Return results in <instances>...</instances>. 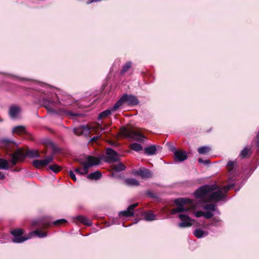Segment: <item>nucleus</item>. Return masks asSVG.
<instances>
[{
	"instance_id": "obj_34",
	"label": "nucleus",
	"mask_w": 259,
	"mask_h": 259,
	"mask_svg": "<svg viewBox=\"0 0 259 259\" xmlns=\"http://www.w3.org/2000/svg\"><path fill=\"white\" fill-rule=\"evenodd\" d=\"M188 158V156L185 152L179 150V162L183 161Z\"/></svg>"
},
{
	"instance_id": "obj_49",
	"label": "nucleus",
	"mask_w": 259,
	"mask_h": 259,
	"mask_svg": "<svg viewBox=\"0 0 259 259\" xmlns=\"http://www.w3.org/2000/svg\"><path fill=\"white\" fill-rule=\"evenodd\" d=\"M98 138V137H94L93 138H92V141H95Z\"/></svg>"
},
{
	"instance_id": "obj_20",
	"label": "nucleus",
	"mask_w": 259,
	"mask_h": 259,
	"mask_svg": "<svg viewBox=\"0 0 259 259\" xmlns=\"http://www.w3.org/2000/svg\"><path fill=\"white\" fill-rule=\"evenodd\" d=\"M236 167V162L235 161H230L228 162L227 165V167L230 174H232L234 172Z\"/></svg>"
},
{
	"instance_id": "obj_44",
	"label": "nucleus",
	"mask_w": 259,
	"mask_h": 259,
	"mask_svg": "<svg viewBox=\"0 0 259 259\" xmlns=\"http://www.w3.org/2000/svg\"><path fill=\"white\" fill-rule=\"evenodd\" d=\"M256 145H257L258 150L259 151V131H258V132L256 136Z\"/></svg>"
},
{
	"instance_id": "obj_41",
	"label": "nucleus",
	"mask_w": 259,
	"mask_h": 259,
	"mask_svg": "<svg viewBox=\"0 0 259 259\" xmlns=\"http://www.w3.org/2000/svg\"><path fill=\"white\" fill-rule=\"evenodd\" d=\"M213 215V214L211 212H207L204 213V217L207 219L210 218Z\"/></svg>"
},
{
	"instance_id": "obj_42",
	"label": "nucleus",
	"mask_w": 259,
	"mask_h": 259,
	"mask_svg": "<svg viewBox=\"0 0 259 259\" xmlns=\"http://www.w3.org/2000/svg\"><path fill=\"white\" fill-rule=\"evenodd\" d=\"M221 220L219 219H214L213 220V222L211 223V225H213V226H217V223H218Z\"/></svg>"
},
{
	"instance_id": "obj_11",
	"label": "nucleus",
	"mask_w": 259,
	"mask_h": 259,
	"mask_svg": "<svg viewBox=\"0 0 259 259\" xmlns=\"http://www.w3.org/2000/svg\"><path fill=\"white\" fill-rule=\"evenodd\" d=\"M25 157V154L23 152L18 150L12 155V163L13 165H15L18 161H22Z\"/></svg>"
},
{
	"instance_id": "obj_3",
	"label": "nucleus",
	"mask_w": 259,
	"mask_h": 259,
	"mask_svg": "<svg viewBox=\"0 0 259 259\" xmlns=\"http://www.w3.org/2000/svg\"><path fill=\"white\" fill-rule=\"evenodd\" d=\"M78 162L83 165V168H80L77 167L74 169V171L77 174L84 175L88 174L90 167L99 164L100 163V160L98 158L92 156H88L87 158L86 161H84L83 160L80 159L78 160Z\"/></svg>"
},
{
	"instance_id": "obj_48",
	"label": "nucleus",
	"mask_w": 259,
	"mask_h": 259,
	"mask_svg": "<svg viewBox=\"0 0 259 259\" xmlns=\"http://www.w3.org/2000/svg\"><path fill=\"white\" fill-rule=\"evenodd\" d=\"M98 128L101 131L107 130V127L103 128L101 125H99Z\"/></svg>"
},
{
	"instance_id": "obj_26",
	"label": "nucleus",
	"mask_w": 259,
	"mask_h": 259,
	"mask_svg": "<svg viewBox=\"0 0 259 259\" xmlns=\"http://www.w3.org/2000/svg\"><path fill=\"white\" fill-rule=\"evenodd\" d=\"M9 168V164L7 160L0 158V169L7 170Z\"/></svg>"
},
{
	"instance_id": "obj_22",
	"label": "nucleus",
	"mask_w": 259,
	"mask_h": 259,
	"mask_svg": "<svg viewBox=\"0 0 259 259\" xmlns=\"http://www.w3.org/2000/svg\"><path fill=\"white\" fill-rule=\"evenodd\" d=\"M73 102V99L71 97L67 96L66 97L62 99L60 101V103L63 106H67L71 104Z\"/></svg>"
},
{
	"instance_id": "obj_38",
	"label": "nucleus",
	"mask_w": 259,
	"mask_h": 259,
	"mask_svg": "<svg viewBox=\"0 0 259 259\" xmlns=\"http://www.w3.org/2000/svg\"><path fill=\"white\" fill-rule=\"evenodd\" d=\"M66 220H65V219H60V220H58L57 221H55L54 222V224L55 225H59L60 224L64 223H66Z\"/></svg>"
},
{
	"instance_id": "obj_45",
	"label": "nucleus",
	"mask_w": 259,
	"mask_h": 259,
	"mask_svg": "<svg viewBox=\"0 0 259 259\" xmlns=\"http://www.w3.org/2000/svg\"><path fill=\"white\" fill-rule=\"evenodd\" d=\"M198 161L200 163H203L204 164H206L208 162V160H205V161H203L202 159L200 158L198 160Z\"/></svg>"
},
{
	"instance_id": "obj_28",
	"label": "nucleus",
	"mask_w": 259,
	"mask_h": 259,
	"mask_svg": "<svg viewBox=\"0 0 259 259\" xmlns=\"http://www.w3.org/2000/svg\"><path fill=\"white\" fill-rule=\"evenodd\" d=\"M131 148L134 151L139 152L142 150L143 147L141 144L137 143H134L131 144Z\"/></svg>"
},
{
	"instance_id": "obj_13",
	"label": "nucleus",
	"mask_w": 259,
	"mask_h": 259,
	"mask_svg": "<svg viewBox=\"0 0 259 259\" xmlns=\"http://www.w3.org/2000/svg\"><path fill=\"white\" fill-rule=\"evenodd\" d=\"M73 132L76 135H87L90 133V129L87 126L83 125L78 127L74 128Z\"/></svg>"
},
{
	"instance_id": "obj_2",
	"label": "nucleus",
	"mask_w": 259,
	"mask_h": 259,
	"mask_svg": "<svg viewBox=\"0 0 259 259\" xmlns=\"http://www.w3.org/2000/svg\"><path fill=\"white\" fill-rule=\"evenodd\" d=\"M203 207L205 210L215 211L216 209L214 204H207L203 205V203L194 202L192 200L187 198H179V213L184 211H188L190 209L196 210L200 207Z\"/></svg>"
},
{
	"instance_id": "obj_31",
	"label": "nucleus",
	"mask_w": 259,
	"mask_h": 259,
	"mask_svg": "<svg viewBox=\"0 0 259 259\" xmlns=\"http://www.w3.org/2000/svg\"><path fill=\"white\" fill-rule=\"evenodd\" d=\"M132 66V62H128L126 63H125L122 67V69L121 71V74H123L125 73L126 72H127L128 69L131 67Z\"/></svg>"
},
{
	"instance_id": "obj_29",
	"label": "nucleus",
	"mask_w": 259,
	"mask_h": 259,
	"mask_svg": "<svg viewBox=\"0 0 259 259\" xmlns=\"http://www.w3.org/2000/svg\"><path fill=\"white\" fill-rule=\"evenodd\" d=\"M145 219L148 221H152L155 220V215L151 212H147L145 213Z\"/></svg>"
},
{
	"instance_id": "obj_12",
	"label": "nucleus",
	"mask_w": 259,
	"mask_h": 259,
	"mask_svg": "<svg viewBox=\"0 0 259 259\" xmlns=\"http://www.w3.org/2000/svg\"><path fill=\"white\" fill-rule=\"evenodd\" d=\"M43 103L47 110L50 112L56 113V111L53 108L57 106V103L50 100L45 99Z\"/></svg>"
},
{
	"instance_id": "obj_36",
	"label": "nucleus",
	"mask_w": 259,
	"mask_h": 259,
	"mask_svg": "<svg viewBox=\"0 0 259 259\" xmlns=\"http://www.w3.org/2000/svg\"><path fill=\"white\" fill-rule=\"evenodd\" d=\"M163 211L164 212H166V213L167 212V211H169V214H172V215L176 214L178 212V206H177V207H176L174 209H172L171 210L165 209Z\"/></svg>"
},
{
	"instance_id": "obj_1",
	"label": "nucleus",
	"mask_w": 259,
	"mask_h": 259,
	"mask_svg": "<svg viewBox=\"0 0 259 259\" xmlns=\"http://www.w3.org/2000/svg\"><path fill=\"white\" fill-rule=\"evenodd\" d=\"M233 186V184H228L214 191L216 189L215 185H204L199 188L194 192V195L197 199H200L203 202H218L223 199L225 197V193Z\"/></svg>"
},
{
	"instance_id": "obj_5",
	"label": "nucleus",
	"mask_w": 259,
	"mask_h": 259,
	"mask_svg": "<svg viewBox=\"0 0 259 259\" xmlns=\"http://www.w3.org/2000/svg\"><path fill=\"white\" fill-rule=\"evenodd\" d=\"M120 133L125 137L132 138L139 142H143L146 139L140 131L131 130L124 126L120 128Z\"/></svg>"
},
{
	"instance_id": "obj_9",
	"label": "nucleus",
	"mask_w": 259,
	"mask_h": 259,
	"mask_svg": "<svg viewBox=\"0 0 259 259\" xmlns=\"http://www.w3.org/2000/svg\"><path fill=\"white\" fill-rule=\"evenodd\" d=\"M179 219L181 221L179 227L182 228L190 227L193 224V221L187 215L179 214Z\"/></svg>"
},
{
	"instance_id": "obj_30",
	"label": "nucleus",
	"mask_w": 259,
	"mask_h": 259,
	"mask_svg": "<svg viewBox=\"0 0 259 259\" xmlns=\"http://www.w3.org/2000/svg\"><path fill=\"white\" fill-rule=\"evenodd\" d=\"M210 150V148L208 146H203L198 148V152L201 154H206Z\"/></svg>"
},
{
	"instance_id": "obj_35",
	"label": "nucleus",
	"mask_w": 259,
	"mask_h": 259,
	"mask_svg": "<svg viewBox=\"0 0 259 259\" xmlns=\"http://www.w3.org/2000/svg\"><path fill=\"white\" fill-rule=\"evenodd\" d=\"M249 151V149L245 148H244L240 152V156L242 158H244L246 156V155L248 154V152Z\"/></svg>"
},
{
	"instance_id": "obj_50",
	"label": "nucleus",
	"mask_w": 259,
	"mask_h": 259,
	"mask_svg": "<svg viewBox=\"0 0 259 259\" xmlns=\"http://www.w3.org/2000/svg\"><path fill=\"white\" fill-rule=\"evenodd\" d=\"M112 144L114 146H117L118 145L116 142H113Z\"/></svg>"
},
{
	"instance_id": "obj_47",
	"label": "nucleus",
	"mask_w": 259,
	"mask_h": 259,
	"mask_svg": "<svg viewBox=\"0 0 259 259\" xmlns=\"http://www.w3.org/2000/svg\"><path fill=\"white\" fill-rule=\"evenodd\" d=\"M168 147H169V149L172 151L175 150V147L171 144H170L169 145Z\"/></svg>"
},
{
	"instance_id": "obj_33",
	"label": "nucleus",
	"mask_w": 259,
	"mask_h": 259,
	"mask_svg": "<svg viewBox=\"0 0 259 259\" xmlns=\"http://www.w3.org/2000/svg\"><path fill=\"white\" fill-rule=\"evenodd\" d=\"M49 168L55 173L59 172L61 170V167L57 164L51 165L49 166Z\"/></svg>"
},
{
	"instance_id": "obj_8",
	"label": "nucleus",
	"mask_w": 259,
	"mask_h": 259,
	"mask_svg": "<svg viewBox=\"0 0 259 259\" xmlns=\"http://www.w3.org/2000/svg\"><path fill=\"white\" fill-rule=\"evenodd\" d=\"M106 157L105 161L108 163H114L119 160V157L117 153L111 148H108L106 149Z\"/></svg>"
},
{
	"instance_id": "obj_39",
	"label": "nucleus",
	"mask_w": 259,
	"mask_h": 259,
	"mask_svg": "<svg viewBox=\"0 0 259 259\" xmlns=\"http://www.w3.org/2000/svg\"><path fill=\"white\" fill-rule=\"evenodd\" d=\"M69 175L70 178L74 181L76 182L77 181L75 175L73 171L70 170L69 171Z\"/></svg>"
},
{
	"instance_id": "obj_46",
	"label": "nucleus",
	"mask_w": 259,
	"mask_h": 259,
	"mask_svg": "<svg viewBox=\"0 0 259 259\" xmlns=\"http://www.w3.org/2000/svg\"><path fill=\"white\" fill-rule=\"evenodd\" d=\"M5 178V175L3 172L0 171V180H3Z\"/></svg>"
},
{
	"instance_id": "obj_16",
	"label": "nucleus",
	"mask_w": 259,
	"mask_h": 259,
	"mask_svg": "<svg viewBox=\"0 0 259 259\" xmlns=\"http://www.w3.org/2000/svg\"><path fill=\"white\" fill-rule=\"evenodd\" d=\"M35 235L39 238H42L46 237L47 234L46 232L42 231L40 230H36L29 233V236H31V238Z\"/></svg>"
},
{
	"instance_id": "obj_43",
	"label": "nucleus",
	"mask_w": 259,
	"mask_h": 259,
	"mask_svg": "<svg viewBox=\"0 0 259 259\" xmlns=\"http://www.w3.org/2000/svg\"><path fill=\"white\" fill-rule=\"evenodd\" d=\"M175 154V160L177 162L178 161V150H175L174 151Z\"/></svg>"
},
{
	"instance_id": "obj_18",
	"label": "nucleus",
	"mask_w": 259,
	"mask_h": 259,
	"mask_svg": "<svg viewBox=\"0 0 259 259\" xmlns=\"http://www.w3.org/2000/svg\"><path fill=\"white\" fill-rule=\"evenodd\" d=\"M76 219L82 224L87 226H91L92 225L91 221L84 216L78 215L76 217Z\"/></svg>"
},
{
	"instance_id": "obj_27",
	"label": "nucleus",
	"mask_w": 259,
	"mask_h": 259,
	"mask_svg": "<svg viewBox=\"0 0 259 259\" xmlns=\"http://www.w3.org/2000/svg\"><path fill=\"white\" fill-rule=\"evenodd\" d=\"M26 155L31 158L40 157L38 151L37 150H29L27 152Z\"/></svg>"
},
{
	"instance_id": "obj_15",
	"label": "nucleus",
	"mask_w": 259,
	"mask_h": 259,
	"mask_svg": "<svg viewBox=\"0 0 259 259\" xmlns=\"http://www.w3.org/2000/svg\"><path fill=\"white\" fill-rule=\"evenodd\" d=\"M20 111V108L18 106H12L9 110V114L10 116L13 118H16Z\"/></svg>"
},
{
	"instance_id": "obj_19",
	"label": "nucleus",
	"mask_w": 259,
	"mask_h": 259,
	"mask_svg": "<svg viewBox=\"0 0 259 259\" xmlns=\"http://www.w3.org/2000/svg\"><path fill=\"white\" fill-rule=\"evenodd\" d=\"M125 183L128 186H138L139 182L135 178H127L124 180Z\"/></svg>"
},
{
	"instance_id": "obj_4",
	"label": "nucleus",
	"mask_w": 259,
	"mask_h": 259,
	"mask_svg": "<svg viewBox=\"0 0 259 259\" xmlns=\"http://www.w3.org/2000/svg\"><path fill=\"white\" fill-rule=\"evenodd\" d=\"M124 102L128 105L134 106L138 105L139 101L135 96L125 94L114 105L112 110H117Z\"/></svg>"
},
{
	"instance_id": "obj_23",
	"label": "nucleus",
	"mask_w": 259,
	"mask_h": 259,
	"mask_svg": "<svg viewBox=\"0 0 259 259\" xmlns=\"http://www.w3.org/2000/svg\"><path fill=\"white\" fill-rule=\"evenodd\" d=\"M102 176L101 173L99 171H96L94 172L91 173L88 175L87 177L90 180H98Z\"/></svg>"
},
{
	"instance_id": "obj_14",
	"label": "nucleus",
	"mask_w": 259,
	"mask_h": 259,
	"mask_svg": "<svg viewBox=\"0 0 259 259\" xmlns=\"http://www.w3.org/2000/svg\"><path fill=\"white\" fill-rule=\"evenodd\" d=\"M136 174L140 176L142 178H150L152 176L150 170L145 168L140 169L136 172Z\"/></svg>"
},
{
	"instance_id": "obj_24",
	"label": "nucleus",
	"mask_w": 259,
	"mask_h": 259,
	"mask_svg": "<svg viewBox=\"0 0 259 259\" xmlns=\"http://www.w3.org/2000/svg\"><path fill=\"white\" fill-rule=\"evenodd\" d=\"M207 233L201 229H196L194 232V235L198 238H200L207 235Z\"/></svg>"
},
{
	"instance_id": "obj_21",
	"label": "nucleus",
	"mask_w": 259,
	"mask_h": 259,
	"mask_svg": "<svg viewBox=\"0 0 259 259\" xmlns=\"http://www.w3.org/2000/svg\"><path fill=\"white\" fill-rule=\"evenodd\" d=\"M156 150V147L155 145H152L145 148L144 151L147 155H152L155 154Z\"/></svg>"
},
{
	"instance_id": "obj_25",
	"label": "nucleus",
	"mask_w": 259,
	"mask_h": 259,
	"mask_svg": "<svg viewBox=\"0 0 259 259\" xmlns=\"http://www.w3.org/2000/svg\"><path fill=\"white\" fill-rule=\"evenodd\" d=\"M113 107L111 108L110 109H107L103 112H102L99 115L98 119H100L103 117H106L110 114H111V112L115 111L116 110H113Z\"/></svg>"
},
{
	"instance_id": "obj_10",
	"label": "nucleus",
	"mask_w": 259,
	"mask_h": 259,
	"mask_svg": "<svg viewBox=\"0 0 259 259\" xmlns=\"http://www.w3.org/2000/svg\"><path fill=\"white\" fill-rule=\"evenodd\" d=\"M138 203H135L130 205L127 208L126 210L120 211L119 213L120 217H129L134 215V212L133 210L138 206Z\"/></svg>"
},
{
	"instance_id": "obj_37",
	"label": "nucleus",
	"mask_w": 259,
	"mask_h": 259,
	"mask_svg": "<svg viewBox=\"0 0 259 259\" xmlns=\"http://www.w3.org/2000/svg\"><path fill=\"white\" fill-rule=\"evenodd\" d=\"M60 112H64L65 114L70 115L71 116H79L78 114L77 113H74L71 111H68L66 110H61Z\"/></svg>"
},
{
	"instance_id": "obj_6",
	"label": "nucleus",
	"mask_w": 259,
	"mask_h": 259,
	"mask_svg": "<svg viewBox=\"0 0 259 259\" xmlns=\"http://www.w3.org/2000/svg\"><path fill=\"white\" fill-rule=\"evenodd\" d=\"M11 233L14 237L12 241L14 243H20L31 238V236H29V233L27 237L22 236L23 231L21 229H14L12 230Z\"/></svg>"
},
{
	"instance_id": "obj_40",
	"label": "nucleus",
	"mask_w": 259,
	"mask_h": 259,
	"mask_svg": "<svg viewBox=\"0 0 259 259\" xmlns=\"http://www.w3.org/2000/svg\"><path fill=\"white\" fill-rule=\"evenodd\" d=\"M204 212L202 211H196L195 212V215L196 217H200L204 216Z\"/></svg>"
},
{
	"instance_id": "obj_7",
	"label": "nucleus",
	"mask_w": 259,
	"mask_h": 259,
	"mask_svg": "<svg viewBox=\"0 0 259 259\" xmlns=\"http://www.w3.org/2000/svg\"><path fill=\"white\" fill-rule=\"evenodd\" d=\"M54 157L53 156H47L43 159H36L32 161L33 165L37 168H39L42 166H45L49 163L53 162Z\"/></svg>"
},
{
	"instance_id": "obj_32",
	"label": "nucleus",
	"mask_w": 259,
	"mask_h": 259,
	"mask_svg": "<svg viewBox=\"0 0 259 259\" xmlns=\"http://www.w3.org/2000/svg\"><path fill=\"white\" fill-rule=\"evenodd\" d=\"M125 166L122 163H118L117 164L114 166L113 169L116 171H120L124 170Z\"/></svg>"
},
{
	"instance_id": "obj_17",
	"label": "nucleus",
	"mask_w": 259,
	"mask_h": 259,
	"mask_svg": "<svg viewBox=\"0 0 259 259\" xmlns=\"http://www.w3.org/2000/svg\"><path fill=\"white\" fill-rule=\"evenodd\" d=\"M12 131L14 134H17L18 135L25 134L26 133L25 126L22 125L15 126L13 128Z\"/></svg>"
},
{
	"instance_id": "obj_51",
	"label": "nucleus",
	"mask_w": 259,
	"mask_h": 259,
	"mask_svg": "<svg viewBox=\"0 0 259 259\" xmlns=\"http://www.w3.org/2000/svg\"><path fill=\"white\" fill-rule=\"evenodd\" d=\"M175 202L176 204H178V199H175Z\"/></svg>"
}]
</instances>
